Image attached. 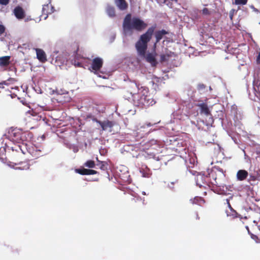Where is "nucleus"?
Segmentation results:
<instances>
[{
	"label": "nucleus",
	"instance_id": "a878e982",
	"mask_svg": "<svg viewBox=\"0 0 260 260\" xmlns=\"http://www.w3.org/2000/svg\"><path fill=\"white\" fill-rule=\"evenodd\" d=\"M16 81L15 78H10L6 81L0 82V88H4V85L9 86L14 84Z\"/></svg>",
	"mask_w": 260,
	"mask_h": 260
},
{
	"label": "nucleus",
	"instance_id": "39448f33",
	"mask_svg": "<svg viewBox=\"0 0 260 260\" xmlns=\"http://www.w3.org/2000/svg\"><path fill=\"white\" fill-rule=\"evenodd\" d=\"M50 108L47 106H38L36 108L34 109V110H32V116L34 117V119H36L37 120H43L46 124L50 125L48 123V119L46 118V115L44 113H42V111H49Z\"/></svg>",
	"mask_w": 260,
	"mask_h": 260
},
{
	"label": "nucleus",
	"instance_id": "ddd939ff",
	"mask_svg": "<svg viewBox=\"0 0 260 260\" xmlns=\"http://www.w3.org/2000/svg\"><path fill=\"white\" fill-rule=\"evenodd\" d=\"M197 106L200 109V113L201 114H204L206 116H212L211 112L207 104L203 103L198 104Z\"/></svg>",
	"mask_w": 260,
	"mask_h": 260
},
{
	"label": "nucleus",
	"instance_id": "aec40b11",
	"mask_svg": "<svg viewBox=\"0 0 260 260\" xmlns=\"http://www.w3.org/2000/svg\"><path fill=\"white\" fill-rule=\"evenodd\" d=\"M115 3L118 8L123 11L128 8V4L125 0H114Z\"/></svg>",
	"mask_w": 260,
	"mask_h": 260
},
{
	"label": "nucleus",
	"instance_id": "a18cd8bd",
	"mask_svg": "<svg viewBox=\"0 0 260 260\" xmlns=\"http://www.w3.org/2000/svg\"><path fill=\"white\" fill-rule=\"evenodd\" d=\"M211 121H213V118L211 117Z\"/></svg>",
	"mask_w": 260,
	"mask_h": 260
},
{
	"label": "nucleus",
	"instance_id": "ea45409f",
	"mask_svg": "<svg viewBox=\"0 0 260 260\" xmlns=\"http://www.w3.org/2000/svg\"><path fill=\"white\" fill-rule=\"evenodd\" d=\"M257 62L258 63L260 64V52L257 57Z\"/></svg>",
	"mask_w": 260,
	"mask_h": 260
},
{
	"label": "nucleus",
	"instance_id": "6ab92c4d",
	"mask_svg": "<svg viewBox=\"0 0 260 260\" xmlns=\"http://www.w3.org/2000/svg\"><path fill=\"white\" fill-rule=\"evenodd\" d=\"M37 58L41 62H45L47 60L45 52L41 49H36Z\"/></svg>",
	"mask_w": 260,
	"mask_h": 260
},
{
	"label": "nucleus",
	"instance_id": "4c0bfd02",
	"mask_svg": "<svg viewBox=\"0 0 260 260\" xmlns=\"http://www.w3.org/2000/svg\"><path fill=\"white\" fill-rule=\"evenodd\" d=\"M9 2V0H0V4L3 5H7Z\"/></svg>",
	"mask_w": 260,
	"mask_h": 260
},
{
	"label": "nucleus",
	"instance_id": "20e7f679",
	"mask_svg": "<svg viewBox=\"0 0 260 260\" xmlns=\"http://www.w3.org/2000/svg\"><path fill=\"white\" fill-rule=\"evenodd\" d=\"M132 94L134 104L138 107L148 106L152 105L153 100L149 98V96L142 94L141 92L133 93L131 91Z\"/></svg>",
	"mask_w": 260,
	"mask_h": 260
},
{
	"label": "nucleus",
	"instance_id": "f3484780",
	"mask_svg": "<svg viewBox=\"0 0 260 260\" xmlns=\"http://www.w3.org/2000/svg\"><path fill=\"white\" fill-rule=\"evenodd\" d=\"M248 176V172L245 170L238 171L236 174L237 180L242 181L245 180Z\"/></svg>",
	"mask_w": 260,
	"mask_h": 260
},
{
	"label": "nucleus",
	"instance_id": "5701e85b",
	"mask_svg": "<svg viewBox=\"0 0 260 260\" xmlns=\"http://www.w3.org/2000/svg\"><path fill=\"white\" fill-rule=\"evenodd\" d=\"M43 13L44 14L48 15L49 14H51L53 12V7L50 4H48L47 5H44L43 7Z\"/></svg>",
	"mask_w": 260,
	"mask_h": 260
},
{
	"label": "nucleus",
	"instance_id": "37998d69",
	"mask_svg": "<svg viewBox=\"0 0 260 260\" xmlns=\"http://www.w3.org/2000/svg\"><path fill=\"white\" fill-rule=\"evenodd\" d=\"M132 87H135V88H138V86H137V84H135H135H133L132 85Z\"/></svg>",
	"mask_w": 260,
	"mask_h": 260
},
{
	"label": "nucleus",
	"instance_id": "72a5a7b5",
	"mask_svg": "<svg viewBox=\"0 0 260 260\" xmlns=\"http://www.w3.org/2000/svg\"><path fill=\"white\" fill-rule=\"evenodd\" d=\"M247 3V0H235V5H246Z\"/></svg>",
	"mask_w": 260,
	"mask_h": 260
},
{
	"label": "nucleus",
	"instance_id": "7ed1b4c3",
	"mask_svg": "<svg viewBox=\"0 0 260 260\" xmlns=\"http://www.w3.org/2000/svg\"><path fill=\"white\" fill-rule=\"evenodd\" d=\"M219 174L221 177L224 176L222 169L221 168H216L215 170H212L209 174V176L200 174L197 176L196 183L200 187L206 188L207 186L210 187V184L215 185H219V179L217 177V173Z\"/></svg>",
	"mask_w": 260,
	"mask_h": 260
},
{
	"label": "nucleus",
	"instance_id": "393cba45",
	"mask_svg": "<svg viewBox=\"0 0 260 260\" xmlns=\"http://www.w3.org/2000/svg\"><path fill=\"white\" fill-rule=\"evenodd\" d=\"M106 12L110 17L113 18L116 16L115 9L113 6L108 5L106 8Z\"/></svg>",
	"mask_w": 260,
	"mask_h": 260
},
{
	"label": "nucleus",
	"instance_id": "473e14b6",
	"mask_svg": "<svg viewBox=\"0 0 260 260\" xmlns=\"http://www.w3.org/2000/svg\"><path fill=\"white\" fill-rule=\"evenodd\" d=\"M171 55L169 54H161L160 60L161 62H164L168 60Z\"/></svg>",
	"mask_w": 260,
	"mask_h": 260
},
{
	"label": "nucleus",
	"instance_id": "bb28decb",
	"mask_svg": "<svg viewBox=\"0 0 260 260\" xmlns=\"http://www.w3.org/2000/svg\"><path fill=\"white\" fill-rule=\"evenodd\" d=\"M226 213L228 216H230L233 218L240 217V215L238 216V213L233 208L226 210Z\"/></svg>",
	"mask_w": 260,
	"mask_h": 260
},
{
	"label": "nucleus",
	"instance_id": "79ce46f5",
	"mask_svg": "<svg viewBox=\"0 0 260 260\" xmlns=\"http://www.w3.org/2000/svg\"><path fill=\"white\" fill-rule=\"evenodd\" d=\"M226 202H227V204H228V205L229 209L232 208V206H231V204L230 203L229 200L227 199L226 200Z\"/></svg>",
	"mask_w": 260,
	"mask_h": 260
},
{
	"label": "nucleus",
	"instance_id": "cd10ccee",
	"mask_svg": "<svg viewBox=\"0 0 260 260\" xmlns=\"http://www.w3.org/2000/svg\"><path fill=\"white\" fill-rule=\"evenodd\" d=\"M181 144L183 148H180V147L178 146V148H177V150L178 151V153L180 154V156L181 157H183V154H186L188 152V149H186V146H184V144H185L184 142H182Z\"/></svg>",
	"mask_w": 260,
	"mask_h": 260
},
{
	"label": "nucleus",
	"instance_id": "dca6fc26",
	"mask_svg": "<svg viewBox=\"0 0 260 260\" xmlns=\"http://www.w3.org/2000/svg\"><path fill=\"white\" fill-rule=\"evenodd\" d=\"M140 172L142 174V176L145 178H149L152 175V172L148 167L143 165L140 168Z\"/></svg>",
	"mask_w": 260,
	"mask_h": 260
},
{
	"label": "nucleus",
	"instance_id": "c03bdc74",
	"mask_svg": "<svg viewBox=\"0 0 260 260\" xmlns=\"http://www.w3.org/2000/svg\"><path fill=\"white\" fill-rule=\"evenodd\" d=\"M196 218L198 219L200 218L198 214H197V215H196Z\"/></svg>",
	"mask_w": 260,
	"mask_h": 260
},
{
	"label": "nucleus",
	"instance_id": "1a4fd4ad",
	"mask_svg": "<svg viewBox=\"0 0 260 260\" xmlns=\"http://www.w3.org/2000/svg\"><path fill=\"white\" fill-rule=\"evenodd\" d=\"M248 234L250 235L251 238L254 240L256 243H260V228L258 226H255L252 228V231H250L248 226H246Z\"/></svg>",
	"mask_w": 260,
	"mask_h": 260
},
{
	"label": "nucleus",
	"instance_id": "f8f14e48",
	"mask_svg": "<svg viewBox=\"0 0 260 260\" xmlns=\"http://www.w3.org/2000/svg\"><path fill=\"white\" fill-rule=\"evenodd\" d=\"M10 56H4L0 57V67L3 69V70L6 71L8 67L10 64Z\"/></svg>",
	"mask_w": 260,
	"mask_h": 260
},
{
	"label": "nucleus",
	"instance_id": "b1692460",
	"mask_svg": "<svg viewBox=\"0 0 260 260\" xmlns=\"http://www.w3.org/2000/svg\"><path fill=\"white\" fill-rule=\"evenodd\" d=\"M259 176L255 175H253L251 174H250L249 178L248 179V182L251 185H255L257 183V181H258Z\"/></svg>",
	"mask_w": 260,
	"mask_h": 260
},
{
	"label": "nucleus",
	"instance_id": "7c9ffc66",
	"mask_svg": "<svg viewBox=\"0 0 260 260\" xmlns=\"http://www.w3.org/2000/svg\"><path fill=\"white\" fill-rule=\"evenodd\" d=\"M85 167L89 168H93L95 167V162L93 160H88L84 165Z\"/></svg>",
	"mask_w": 260,
	"mask_h": 260
},
{
	"label": "nucleus",
	"instance_id": "e433bc0d",
	"mask_svg": "<svg viewBox=\"0 0 260 260\" xmlns=\"http://www.w3.org/2000/svg\"><path fill=\"white\" fill-rule=\"evenodd\" d=\"M203 14L205 15H209L210 14L208 9L205 8L202 10Z\"/></svg>",
	"mask_w": 260,
	"mask_h": 260
},
{
	"label": "nucleus",
	"instance_id": "2f4dec72",
	"mask_svg": "<svg viewBox=\"0 0 260 260\" xmlns=\"http://www.w3.org/2000/svg\"><path fill=\"white\" fill-rule=\"evenodd\" d=\"M178 180L177 179H175L174 180L170 182H168L167 183L168 186L171 189H173L174 187V185L175 184L178 183Z\"/></svg>",
	"mask_w": 260,
	"mask_h": 260
},
{
	"label": "nucleus",
	"instance_id": "a211bd4d",
	"mask_svg": "<svg viewBox=\"0 0 260 260\" xmlns=\"http://www.w3.org/2000/svg\"><path fill=\"white\" fill-rule=\"evenodd\" d=\"M76 172L82 175H94L98 173V172L96 171H95L94 170L87 169L84 168L81 169H76Z\"/></svg>",
	"mask_w": 260,
	"mask_h": 260
},
{
	"label": "nucleus",
	"instance_id": "c756f323",
	"mask_svg": "<svg viewBox=\"0 0 260 260\" xmlns=\"http://www.w3.org/2000/svg\"><path fill=\"white\" fill-rule=\"evenodd\" d=\"M96 165L99 166L100 169L105 171L107 170V166L108 164L106 161H101L98 160V163L96 164Z\"/></svg>",
	"mask_w": 260,
	"mask_h": 260
},
{
	"label": "nucleus",
	"instance_id": "c85d7f7f",
	"mask_svg": "<svg viewBox=\"0 0 260 260\" xmlns=\"http://www.w3.org/2000/svg\"><path fill=\"white\" fill-rule=\"evenodd\" d=\"M143 203V202L142 201V199L140 197H134L132 198L131 200V204L134 207H136L137 206L136 205L137 203Z\"/></svg>",
	"mask_w": 260,
	"mask_h": 260
},
{
	"label": "nucleus",
	"instance_id": "423d86ee",
	"mask_svg": "<svg viewBox=\"0 0 260 260\" xmlns=\"http://www.w3.org/2000/svg\"><path fill=\"white\" fill-rule=\"evenodd\" d=\"M26 135V133L23 132L18 129H16L12 131L11 137L14 142L18 144L22 142L25 141Z\"/></svg>",
	"mask_w": 260,
	"mask_h": 260
},
{
	"label": "nucleus",
	"instance_id": "a19ab883",
	"mask_svg": "<svg viewBox=\"0 0 260 260\" xmlns=\"http://www.w3.org/2000/svg\"><path fill=\"white\" fill-rule=\"evenodd\" d=\"M199 88L200 89H203L205 88V86L204 84H199Z\"/></svg>",
	"mask_w": 260,
	"mask_h": 260
},
{
	"label": "nucleus",
	"instance_id": "4468645a",
	"mask_svg": "<svg viewBox=\"0 0 260 260\" xmlns=\"http://www.w3.org/2000/svg\"><path fill=\"white\" fill-rule=\"evenodd\" d=\"M29 153L34 157L37 158L43 155V153L37 147L30 146L29 150Z\"/></svg>",
	"mask_w": 260,
	"mask_h": 260
},
{
	"label": "nucleus",
	"instance_id": "58836bf2",
	"mask_svg": "<svg viewBox=\"0 0 260 260\" xmlns=\"http://www.w3.org/2000/svg\"><path fill=\"white\" fill-rule=\"evenodd\" d=\"M75 66L76 67H83L84 68H85L84 67H83V64H82V62H76L75 61Z\"/></svg>",
	"mask_w": 260,
	"mask_h": 260
},
{
	"label": "nucleus",
	"instance_id": "2eb2a0df",
	"mask_svg": "<svg viewBox=\"0 0 260 260\" xmlns=\"http://www.w3.org/2000/svg\"><path fill=\"white\" fill-rule=\"evenodd\" d=\"M14 13L18 19H22L25 17V12L22 7L17 6L14 10Z\"/></svg>",
	"mask_w": 260,
	"mask_h": 260
},
{
	"label": "nucleus",
	"instance_id": "0eeeda50",
	"mask_svg": "<svg viewBox=\"0 0 260 260\" xmlns=\"http://www.w3.org/2000/svg\"><path fill=\"white\" fill-rule=\"evenodd\" d=\"M27 144L24 142H22L18 144H15L13 147H12L13 151H16L17 152H21L23 154H26L27 152L29 153V148Z\"/></svg>",
	"mask_w": 260,
	"mask_h": 260
},
{
	"label": "nucleus",
	"instance_id": "f257e3e1",
	"mask_svg": "<svg viewBox=\"0 0 260 260\" xmlns=\"http://www.w3.org/2000/svg\"><path fill=\"white\" fill-rule=\"evenodd\" d=\"M155 27V26H152L149 27L145 33L140 36V39L135 44L138 55L141 57H145L147 61L152 64L156 63L155 55L151 53L146 54V52L148 48V43L151 39Z\"/></svg>",
	"mask_w": 260,
	"mask_h": 260
},
{
	"label": "nucleus",
	"instance_id": "9b49d317",
	"mask_svg": "<svg viewBox=\"0 0 260 260\" xmlns=\"http://www.w3.org/2000/svg\"><path fill=\"white\" fill-rule=\"evenodd\" d=\"M96 121L101 125L103 131L107 130L110 132L112 131L111 128L114 126V123L112 121L109 120L101 121L98 120H96Z\"/></svg>",
	"mask_w": 260,
	"mask_h": 260
},
{
	"label": "nucleus",
	"instance_id": "49530a36",
	"mask_svg": "<svg viewBox=\"0 0 260 260\" xmlns=\"http://www.w3.org/2000/svg\"><path fill=\"white\" fill-rule=\"evenodd\" d=\"M164 1H165V2H166V1H167V0H164Z\"/></svg>",
	"mask_w": 260,
	"mask_h": 260
},
{
	"label": "nucleus",
	"instance_id": "6e6552de",
	"mask_svg": "<svg viewBox=\"0 0 260 260\" xmlns=\"http://www.w3.org/2000/svg\"><path fill=\"white\" fill-rule=\"evenodd\" d=\"M103 64V59L98 57H95L92 60L91 65L89 68V70L95 73L102 68Z\"/></svg>",
	"mask_w": 260,
	"mask_h": 260
},
{
	"label": "nucleus",
	"instance_id": "9d476101",
	"mask_svg": "<svg viewBox=\"0 0 260 260\" xmlns=\"http://www.w3.org/2000/svg\"><path fill=\"white\" fill-rule=\"evenodd\" d=\"M245 219H249L254 223H257L260 221V213L258 211L250 210L247 212V215L244 217Z\"/></svg>",
	"mask_w": 260,
	"mask_h": 260
},
{
	"label": "nucleus",
	"instance_id": "c9c22d12",
	"mask_svg": "<svg viewBox=\"0 0 260 260\" xmlns=\"http://www.w3.org/2000/svg\"><path fill=\"white\" fill-rule=\"evenodd\" d=\"M5 27L3 25L0 24V36L5 32Z\"/></svg>",
	"mask_w": 260,
	"mask_h": 260
},
{
	"label": "nucleus",
	"instance_id": "412c9836",
	"mask_svg": "<svg viewBox=\"0 0 260 260\" xmlns=\"http://www.w3.org/2000/svg\"><path fill=\"white\" fill-rule=\"evenodd\" d=\"M168 34V32L165 29L156 31L155 32V37L156 38L155 44L158 43L162 38L163 36Z\"/></svg>",
	"mask_w": 260,
	"mask_h": 260
},
{
	"label": "nucleus",
	"instance_id": "4be33fe9",
	"mask_svg": "<svg viewBox=\"0 0 260 260\" xmlns=\"http://www.w3.org/2000/svg\"><path fill=\"white\" fill-rule=\"evenodd\" d=\"M190 202L192 204H197L200 206H202L205 203V201L204 199L201 197H196L193 199H190Z\"/></svg>",
	"mask_w": 260,
	"mask_h": 260
},
{
	"label": "nucleus",
	"instance_id": "f704fd0d",
	"mask_svg": "<svg viewBox=\"0 0 260 260\" xmlns=\"http://www.w3.org/2000/svg\"><path fill=\"white\" fill-rule=\"evenodd\" d=\"M19 164H24V166H23V169H22L27 170V169H28L29 168L30 165L29 164V163L28 162H24L23 163V162H19Z\"/></svg>",
	"mask_w": 260,
	"mask_h": 260
},
{
	"label": "nucleus",
	"instance_id": "f03ea898",
	"mask_svg": "<svg viewBox=\"0 0 260 260\" xmlns=\"http://www.w3.org/2000/svg\"><path fill=\"white\" fill-rule=\"evenodd\" d=\"M147 26V24L143 20L138 17L132 18L131 14L125 16L122 23L123 34L126 36L132 35L134 30L141 31Z\"/></svg>",
	"mask_w": 260,
	"mask_h": 260
}]
</instances>
